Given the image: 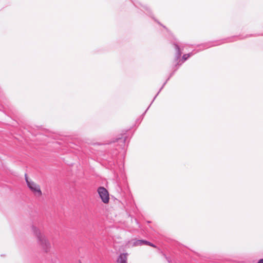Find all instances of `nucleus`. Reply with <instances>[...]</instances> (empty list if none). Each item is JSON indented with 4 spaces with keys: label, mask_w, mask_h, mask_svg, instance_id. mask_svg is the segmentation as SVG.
<instances>
[{
    "label": "nucleus",
    "mask_w": 263,
    "mask_h": 263,
    "mask_svg": "<svg viewBox=\"0 0 263 263\" xmlns=\"http://www.w3.org/2000/svg\"><path fill=\"white\" fill-rule=\"evenodd\" d=\"M31 230L36 239L38 245L43 252L45 253L49 252L51 249V244L48 238L35 226L32 225Z\"/></svg>",
    "instance_id": "obj_1"
},
{
    "label": "nucleus",
    "mask_w": 263,
    "mask_h": 263,
    "mask_svg": "<svg viewBox=\"0 0 263 263\" xmlns=\"http://www.w3.org/2000/svg\"><path fill=\"white\" fill-rule=\"evenodd\" d=\"M25 177L26 182L29 189L34 193L35 195L39 197L41 196L42 193L40 189V185L34 181L29 180L27 174H25Z\"/></svg>",
    "instance_id": "obj_2"
},
{
    "label": "nucleus",
    "mask_w": 263,
    "mask_h": 263,
    "mask_svg": "<svg viewBox=\"0 0 263 263\" xmlns=\"http://www.w3.org/2000/svg\"><path fill=\"white\" fill-rule=\"evenodd\" d=\"M98 192L102 201L104 203H107L109 202V194L105 188L104 187H99L98 189Z\"/></svg>",
    "instance_id": "obj_3"
},
{
    "label": "nucleus",
    "mask_w": 263,
    "mask_h": 263,
    "mask_svg": "<svg viewBox=\"0 0 263 263\" xmlns=\"http://www.w3.org/2000/svg\"><path fill=\"white\" fill-rule=\"evenodd\" d=\"M127 256H128V254L126 253H123L120 254L117 258V263H127Z\"/></svg>",
    "instance_id": "obj_4"
},
{
    "label": "nucleus",
    "mask_w": 263,
    "mask_h": 263,
    "mask_svg": "<svg viewBox=\"0 0 263 263\" xmlns=\"http://www.w3.org/2000/svg\"><path fill=\"white\" fill-rule=\"evenodd\" d=\"M174 45L175 48L176 50V56H175L176 60L178 61L180 59V58L182 52L180 50L179 46L177 44L174 43Z\"/></svg>",
    "instance_id": "obj_5"
},
{
    "label": "nucleus",
    "mask_w": 263,
    "mask_h": 263,
    "mask_svg": "<svg viewBox=\"0 0 263 263\" xmlns=\"http://www.w3.org/2000/svg\"><path fill=\"white\" fill-rule=\"evenodd\" d=\"M194 54V53L193 52H191V53H189L188 54H185L183 55L182 57V62H184L185 61H186L187 59H189L190 57H191L192 55H193Z\"/></svg>",
    "instance_id": "obj_6"
},
{
    "label": "nucleus",
    "mask_w": 263,
    "mask_h": 263,
    "mask_svg": "<svg viewBox=\"0 0 263 263\" xmlns=\"http://www.w3.org/2000/svg\"><path fill=\"white\" fill-rule=\"evenodd\" d=\"M145 242H146V240H138L135 242V245L136 246H141L143 245H145Z\"/></svg>",
    "instance_id": "obj_7"
},
{
    "label": "nucleus",
    "mask_w": 263,
    "mask_h": 263,
    "mask_svg": "<svg viewBox=\"0 0 263 263\" xmlns=\"http://www.w3.org/2000/svg\"><path fill=\"white\" fill-rule=\"evenodd\" d=\"M166 82H165L164 83L163 85V86H162V87L160 88V89L159 90V91H158V93H157V95L155 96V97H154V98L153 100L152 101V102H153V101H154V100L155 99V98H156L157 97V96L158 95L159 93V92H160V91L161 90V89L163 88V87L164 85L165 84Z\"/></svg>",
    "instance_id": "obj_8"
},
{
    "label": "nucleus",
    "mask_w": 263,
    "mask_h": 263,
    "mask_svg": "<svg viewBox=\"0 0 263 263\" xmlns=\"http://www.w3.org/2000/svg\"><path fill=\"white\" fill-rule=\"evenodd\" d=\"M125 139H122L121 138H118V139H116V141H121L122 142V143H124L125 142Z\"/></svg>",
    "instance_id": "obj_9"
},
{
    "label": "nucleus",
    "mask_w": 263,
    "mask_h": 263,
    "mask_svg": "<svg viewBox=\"0 0 263 263\" xmlns=\"http://www.w3.org/2000/svg\"><path fill=\"white\" fill-rule=\"evenodd\" d=\"M145 245H148V246H151V242H149V241H146V242H145Z\"/></svg>",
    "instance_id": "obj_10"
},
{
    "label": "nucleus",
    "mask_w": 263,
    "mask_h": 263,
    "mask_svg": "<svg viewBox=\"0 0 263 263\" xmlns=\"http://www.w3.org/2000/svg\"><path fill=\"white\" fill-rule=\"evenodd\" d=\"M258 263H263V259H260V260L258 261Z\"/></svg>",
    "instance_id": "obj_11"
},
{
    "label": "nucleus",
    "mask_w": 263,
    "mask_h": 263,
    "mask_svg": "<svg viewBox=\"0 0 263 263\" xmlns=\"http://www.w3.org/2000/svg\"><path fill=\"white\" fill-rule=\"evenodd\" d=\"M150 246H152V247H156L154 245H153V243H151V245Z\"/></svg>",
    "instance_id": "obj_12"
},
{
    "label": "nucleus",
    "mask_w": 263,
    "mask_h": 263,
    "mask_svg": "<svg viewBox=\"0 0 263 263\" xmlns=\"http://www.w3.org/2000/svg\"><path fill=\"white\" fill-rule=\"evenodd\" d=\"M152 103H153V102H152V103H150L149 106H151V105H152Z\"/></svg>",
    "instance_id": "obj_13"
},
{
    "label": "nucleus",
    "mask_w": 263,
    "mask_h": 263,
    "mask_svg": "<svg viewBox=\"0 0 263 263\" xmlns=\"http://www.w3.org/2000/svg\"><path fill=\"white\" fill-rule=\"evenodd\" d=\"M152 103H153V102H152V103H150L149 106H151V105H152Z\"/></svg>",
    "instance_id": "obj_14"
}]
</instances>
